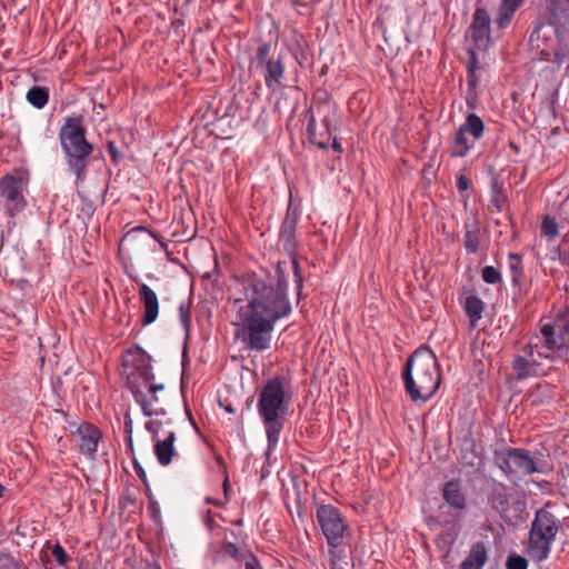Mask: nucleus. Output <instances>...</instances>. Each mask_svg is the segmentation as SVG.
<instances>
[{"instance_id":"1","label":"nucleus","mask_w":569,"mask_h":569,"mask_svg":"<svg viewBox=\"0 0 569 569\" xmlns=\"http://www.w3.org/2000/svg\"><path fill=\"white\" fill-rule=\"evenodd\" d=\"M239 286L233 302L234 336L247 349L264 351L271 346L277 322L292 311L288 282L281 277L248 273Z\"/></svg>"},{"instance_id":"2","label":"nucleus","mask_w":569,"mask_h":569,"mask_svg":"<svg viewBox=\"0 0 569 569\" xmlns=\"http://www.w3.org/2000/svg\"><path fill=\"white\" fill-rule=\"evenodd\" d=\"M123 370L128 386L136 401L141 406L146 416H163L164 409L159 407L158 391H162V383H154V375L150 358L141 350L128 351L123 358Z\"/></svg>"},{"instance_id":"3","label":"nucleus","mask_w":569,"mask_h":569,"mask_svg":"<svg viewBox=\"0 0 569 569\" xmlns=\"http://www.w3.org/2000/svg\"><path fill=\"white\" fill-rule=\"evenodd\" d=\"M402 379L406 392L412 401L429 400L441 382L435 352L428 347L417 349L407 361Z\"/></svg>"},{"instance_id":"4","label":"nucleus","mask_w":569,"mask_h":569,"mask_svg":"<svg viewBox=\"0 0 569 569\" xmlns=\"http://www.w3.org/2000/svg\"><path fill=\"white\" fill-rule=\"evenodd\" d=\"M268 439L267 455L276 448L283 427L282 417L287 411V395L281 378H273L262 388L258 401Z\"/></svg>"},{"instance_id":"5","label":"nucleus","mask_w":569,"mask_h":569,"mask_svg":"<svg viewBox=\"0 0 569 569\" xmlns=\"http://www.w3.org/2000/svg\"><path fill=\"white\" fill-rule=\"evenodd\" d=\"M63 151L68 157V163L78 179H83L87 158L92 151V146L86 140L81 117L66 119L59 132Z\"/></svg>"},{"instance_id":"6","label":"nucleus","mask_w":569,"mask_h":569,"mask_svg":"<svg viewBox=\"0 0 569 569\" xmlns=\"http://www.w3.org/2000/svg\"><path fill=\"white\" fill-rule=\"evenodd\" d=\"M532 342L539 358L551 362L566 359L569 355V317L543 323Z\"/></svg>"},{"instance_id":"7","label":"nucleus","mask_w":569,"mask_h":569,"mask_svg":"<svg viewBox=\"0 0 569 569\" xmlns=\"http://www.w3.org/2000/svg\"><path fill=\"white\" fill-rule=\"evenodd\" d=\"M558 531L559 522L553 515L543 509L537 511L528 547V552L533 560L542 561L548 558Z\"/></svg>"},{"instance_id":"8","label":"nucleus","mask_w":569,"mask_h":569,"mask_svg":"<svg viewBox=\"0 0 569 569\" xmlns=\"http://www.w3.org/2000/svg\"><path fill=\"white\" fill-rule=\"evenodd\" d=\"M257 63L262 70L266 86L270 90L276 91L280 87L284 74L282 58L280 56L277 58L270 56V46L262 43L257 50Z\"/></svg>"},{"instance_id":"9","label":"nucleus","mask_w":569,"mask_h":569,"mask_svg":"<svg viewBox=\"0 0 569 569\" xmlns=\"http://www.w3.org/2000/svg\"><path fill=\"white\" fill-rule=\"evenodd\" d=\"M318 523L328 543L338 546L346 531V525L339 511L332 506H320L317 510Z\"/></svg>"},{"instance_id":"10","label":"nucleus","mask_w":569,"mask_h":569,"mask_svg":"<svg viewBox=\"0 0 569 569\" xmlns=\"http://www.w3.org/2000/svg\"><path fill=\"white\" fill-rule=\"evenodd\" d=\"M23 187L22 178L11 174H7L0 180V196L4 201V209L10 216H14L27 204L22 194Z\"/></svg>"},{"instance_id":"11","label":"nucleus","mask_w":569,"mask_h":569,"mask_svg":"<svg viewBox=\"0 0 569 569\" xmlns=\"http://www.w3.org/2000/svg\"><path fill=\"white\" fill-rule=\"evenodd\" d=\"M542 360H545V358L537 356L536 346L531 342L529 349L523 351V355L515 358L513 369L518 378L542 375L545 372Z\"/></svg>"},{"instance_id":"12","label":"nucleus","mask_w":569,"mask_h":569,"mask_svg":"<svg viewBox=\"0 0 569 569\" xmlns=\"http://www.w3.org/2000/svg\"><path fill=\"white\" fill-rule=\"evenodd\" d=\"M501 456H503L506 472L530 475L538 470L533 460L525 451L508 448L500 452Z\"/></svg>"},{"instance_id":"13","label":"nucleus","mask_w":569,"mask_h":569,"mask_svg":"<svg viewBox=\"0 0 569 569\" xmlns=\"http://www.w3.org/2000/svg\"><path fill=\"white\" fill-rule=\"evenodd\" d=\"M140 299L143 308L142 325L148 326L156 321L159 315V300L157 293L146 283H139Z\"/></svg>"},{"instance_id":"14","label":"nucleus","mask_w":569,"mask_h":569,"mask_svg":"<svg viewBox=\"0 0 569 569\" xmlns=\"http://www.w3.org/2000/svg\"><path fill=\"white\" fill-rule=\"evenodd\" d=\"M490 18L486 10L477 9L470 28V37L478 48L486 47L489 39Z\"/></svg>"},{"instance_id":"15","label":"nucleus","mask_w":569,"mask_h":569,"mask_svg":"<svg viewBox=\"0 0 569 569\" xmlns=\"http://www.w3.org/2000/svg\"><path fill=\"white\" fill-rule=\"evenodd\" d=\"M77 442L80 451L84 455L92 456L97 451L100 431L91 426H80L76 433Z\"/></svg>"},{"instance_id":"16","label":"nucleus","mask_w":569,"mask_h":569,"mask_svg":"<svg viewBox=\"0 0 569 569\" xmlns=\"http://www.w3.org/2000/svg\"><path fill=\"white\" fill-rule=\"evenodd\" d=\"M176 440V432L173 429H168L164 431V438L160 440L159 438L154 441V453L160 465L168 466L172 458L176 456L177 451L173 447V442Z\"/></svg>"},{"instance_id":"17","label":"nucleus","mask_w":569,"mask_h":569,"mask_svg":"<svg viewBox=\"0 0 569 569\" xmlns=\"http://www.w3.org/2000/svg\"><path fill=\"white\" fill-rule=\"evenodd\" d=\"M508 508H503V519L507 523L516 526L525 520L526 503L520 497L507 501Z\"/></svg>"},{"instance_id":"18","label":"nucleus","mask_w":569,"mask_h":569,"mask_svg":"<svg viewBox=\"0 0 569 569\" xmlns=\"http://www.w3.org/2000/svg\"><path fill=\"white\" fill-rule=\"evenodd\" d=\"M487 561V552L482 545L471 547L468 557L462 561L460 569H481Z\"/></svg>"},{"instance_id":"19","label":"nucleus","mask_w":569,"mask_h":569,"mask_svg":"<svg viewBox=\"0 0 569 569\" xmlns=\"http://www.w3.org/2000/svg\"><path fill=\"white\" fill-rule=\"evenodd\" d=\"M443 498L455 508L462 509L466 506V499L458 482L451 481L445 486Z\"/></svg>"},{"instance_id":"20","label":"nucleus","mask_w":569,"mask_h":569,"mask_svg":"<svg viewBox=\"0 0 569 569\" xmlns=\"http://www.w3.org/2000/svg\"><path fill=\"white\" fill-rule=\"evenodd\" d=\"M465 310L470 318L471 325L476 326V322L481 318L483 303L476 296H469L465 302Z\"/></svg>"},{"instance_id":"21","label":"nucleus","mask_w":569,"mask_h":569,"mask_svg":"<svg viewBox=\"0 0 569 569\" xmlns=\"http://www.w3.org/2000/svg\"><path fill=\"white\" fill-rule=\"evenodd\" d=\"M27 100L33 107L41 109L47 104L49 100V91L42 87H32L27 92Z\"/></svg>"},{"instance_id":"22","label":"nucleus","mask_w":569,"mask_h":569,"mask_svg":"<svg viewBox=\"0 0 569 569\" xmlns=\"http://www.w3.org/2000/svg\"><path fill=\"white\" fill-rule=\"evenodd\" d=\"M466 133L469 132L473 140H477L481 137L483 131V122L476 114H469L466 119V122L460 127Z\"/></svg>"},{"instance_id":"23","label":"nucleus","mask_w":569,"mask_h":569,"mask_svg":"<svg viewBox=\"0 0 569 569\" xmlns=\"http://www.w3.org/2000/svg\"><path fill=\"white\" fill-rule=\"evenodd\" d=\"M523 0H503L500 7V28L508 23Z\"/></svg>"},{"instance_id":"24","label":"nucleus","mask_w":569,"mask_h":569,"mask_svg":"<svg viewBox=\"0 0 569 569\" xmlns=\"http://www.w3.org/2000/svg\"><path fill=\"white\" fill-rule=\"evenodd\" d=\"M469 149L470 143L468 142L466 132L461 128H459L455 136L451 154L453 157H465L468 153Z\"/></svg>"},{"instance_id":"25","label":"nucleus","mask_w":569,"mask_h":569,"mask_svg":"<svg viewBox=\"0 0 569 569\" xmlns=\"http://www.w3.org/2000/svg\"><path fill=\"white\" fill-rule=\"evenodd\" d=\"M146 429L152 435V440H156L161 432L164 436V431L172 428L170 420L152 419L146 423Z\"/></svg>"},{"instance_id":"26","label":"nucleus","mask_w":569,"mask_h":569,"mask_svg":"<svg viewBox=\"0 0 569 569\" xmlns=\"http://www.w3.org/2000/svg\"><path fill=\"white\" fill-rule=\"evenodd\" d=\"M307 136H308L309 141L312 144H316L321 149H327L328 141H329V134H327L326 139H323L322 136L318 137V134L316 132V123H315L313 117L310 118L309 123L307 126Z\"/></svg>"},{"instance_id":"27","label":"nucleus","mask_w":569,"mask_h":569,"mask_svg":"<svg viewBox=\"0 0 569 569\" xmlns=\"http://www.w3.org/2000/svg\"><path fill=\"white\" fill-rule=\"evenodd\" d=\"M541 233L548 239H553L558 236V223L555 218L547 216L541 226Z\"/></svg>"},{"instance_id":"28","label":"nucleus","mask_w":569,"mask_h":569,"mask_svg":"<svg viewBox=\"0 0 569 569\" xmlns=\"http://www.w3.org/2000/svg\"><path fill=\"white\" fill-rule=\"evenodd\" d=\"M223 551L237 560H244V559H247L248 555L250 553L249 550H247L244 548H240L232 542L226 543L223 547Z\"/></svg>"},{"instance_id":"29","label":"nucleus","mask_w":569,"mask_h":569,"mask_svg":"<svg viewBox=\"0 0 569 569\" xmlns=\"http://www.w3.org/2000/svg\"><path fill=\"white\" fill-rule=\"evenodd\" d=\"M506 568L507 569H527L528 561L525 557L512 553L507 558Z\"/></svg>"},{"instance_id":"30","label":"nucleus","mask_w":569,"mask_h":569,"mask_svg":"<svg viewBox=\"0 0 569 569\" xmlns=\"http://www.w3.org/2000/svg\"><path fill=\"white\" fill-rule=\"evenodd\" d=\"M0 569H26L20 562H18L11 555H0Z\"/></svg>"},{"instance_id":"31","label":"nucleus","mask_w":569,"mask_h":569,"mask_svg":"<svg viewBox=\"0 0 569 569\" xmlns=\"http://www.w3.org/2000/svg\"><path fill=\"white\" fill-rule=\"evenodd\" d=\"M509 267L512 272L513 282H518L521 276V258L518 254H510Z\"/></svg>"},{"instance_id":"32","label":"nucleus","mask_w":569,"mask_h":569,"mask_svg":"<svg viewBox=\"0 0 569 569\" xmlns=\"http://www.w3.org/2000/svg\"><path fill=\"white\" fill-rule=\"evenodd\" d=\"M52 555L60 566L66 565V562L68 560V556H67L64 549L60 545L57 543L52 547Z\"/></svg>"},{"instance_id":"33","label":"nucleus","mask_w":569,"mask_h":569,"mask_svg":"<svg viewBox=\"0 0 569 569\" xmlns=\"http://www.w3.org/2000/svg\"><path fill=\"white\" fill-rule=\"evenodd\" d=\"M482 278L488 283H495L498 281V271L491 266L486 267L482 271Z\"/></svg>"},{"instance_id":"34","label":"nucleus","mask_w":569,"mask_h":569,"mask_svg":"<svg viewBox=\"0 0 569 569\" xmlns=\"http://www.w3.org/2000/svg\"><path fill=\"white\" fill-rule=\"evenodd\" d=\"M179 316H180V320H181V323H182L183 328L186 330H188L189 327H190V311H189V307L186 306V305H181L179 307Z\"/></svg>"},{"instance_id":"35","label":"nucleus","mask_w":569,"mask_h":569,"mask_svg":"<svg viewBox=\"0 0 569 569\" xmlns=\"http://www.w3.org/2000/svg\"><path fill=\"white\" fill-rule=\"evenodd\" d=\"M243 561L246 562V569H260V565L251 553Z\"/></svg>"},{"instance_id":"36","label":"nucleus","mask_w":569,"mask_h":569,"mask_svg":"<svg viewBox=\"0 0 569 569\" xmlns=\"http://www.w3.org/2000/svg\"><path fill=\"white\" fill-rule=\"evenodd\" d=\"M466 248L470 251V252H475L477 250V242H476V239L472 237V234L470 232L467 233V238H466Z\"/></svg>"},{"instance_id":"37","label":"nucleus","mask_w":569,"mask_h":569,"mask_svg":"<svg viewBox=\"0 0 569 569\" xmlns=\"http://www.w3.org/2000/svg\"><path fill=\"white\" fill-rule=\"evenodd\" d=\"M457 187L460 191H466L469 188V179L465 176H459Z\"/></svg>"},{"instance_id":"38","label":"nucleus","mask_w":569,"mask_h":569,"mask_svg":"<svg viewBox=\"0 0 569 569\" xmlns=\"http://www.w3.org/2000/svg\"><path fill=\"white\" fill-rule=\"evenodd\" d=\"M223 490H224V495L227 497L228 496V491L230 490V485H229L228 479H224V481H223Z\"/></svg>"},{"instance_id":"39","label":"nucleus","mask_w":569,"mask_h":569,"mask_svg":"<svg viewBox=\"0 0 569 569\" xmlns=\"http://www.w3.org/2000/svg\"><path fill=\"white\" fill-rule=\"evenodd\" d=\"M332 147H333V149H335L336 151H338V152H341V151H342V147H341V144H340L339 142H337L336 140H335V142H333V146H332Z\"/></svg>"},{"instance_id":"40","label":"nucleus","mask_w":569,"mask_h":569,"mask_svg":"<svg viewBox=\"0 0 569 569\" xmlns=\"http://www.w3.org/2000/svg\"><path fill=\"white\" fill-rule=\"evenodd\" d=\"M207 502L208 503H213L216 506H220L222 503L221 501H218V500H214V499H211V498H207Z\"/></svg>"},{"instance_id":"41","label":"nucleus","mask_w":569,"mask_h":569,"mask_svg":"<svg viewBox=\"0 0 569 569\" xmlns=\"http://www.w3.org/2000/svg\"><path fill=\"white\" fill-rule=\"evenodd\" d=\"M133 237L132 233H128L123 237L122 242L129 241Z\"/></svg>"},{"instance_id":"42","label":"nucleus","mask_w":569,"mask_h":569,"mask_svg":"<svg viewBox=\"0 0 569 569\" xmlns=\"http://www.w3.org/2000/svg\"><path fill=\"white\" fill-rule=\"evenodd\" d=\"M226 410L230 413H233V409L231 407H226Z\"/></svg>"},{"instance_id":"43","label":"nucleus","mask_w":569,"mask_h":569,"mask_svg":"<svg viewBox=\"0 0 569 569\" xmlns=\"http://www.w3.org/2000/svg\"><path fill=\"white\" fill-rule=\"evenodd\" d=\"M496 183H497V182H496V178H495V177H492V187H493V188L496 187Z\"/></svg>"},{"instance_id":"44","label":"nucleus","mask_w":569,"mask_h":569,"mask_svg":"<svg viewBox=\"0 0 569 569\" xmlns=\"http://www.w3.org/2000/svg\"><path fill=\"white\" fill-rule=\"evenodd\" d=\"M3 489H4L3 486L0 485V497L2 496Z\"/></svg>"},{"instance_id":"45","label":"nucleus","mask_w":569,"mask_h":569,"mask_svg":"<svg viewBox=\"0 0 569 569\" xmlns=\"http://www.w3.org/2000/svg\"><path fill=\"white\" fill-rule=\"evenodd\" d=\"M493 170H495V169H493V167H490V168H489V171H490V173H492V174H493Z\"/></svg>"}]
</instances>
